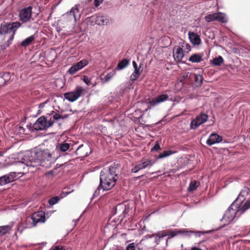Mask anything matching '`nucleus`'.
Listing matches in <instances>:
<instances>
[{"label": "nucleus", "instance_id": "1", "mask_svg": "<svg viewBox=\"0 0 250 250\" xmlns=\"http://www.w3.org/2000/svg\"><path fill=\"white\" fill-rule=\"evenodd\" d=\"M58 158L59 156H55L48 149H34L27 151L16 165L23 169L26 167L28 171L33 172L39 166L50 167Z\"/></svg>", "mask_w": 250, "mask_h": 250}, {"label": "nucleus", "instance_id": "2", "mask_svg": "<svg viewBox=\"0 0 250 250\" xmlns=\"http://www.w3.org/2000/svg\"><path fill=\"white\" fill-rule=\"evenodd\" d=\"M118 164H113L108 168H104L100 172V185L97 188L100 190H108L116 184L118 176L117 173Z\"/></svg>", "mask_w": 250, "mask_h": 250}, {"label": "nucleus", "instance_id": "3", "mask_svg": "<svg viewBox=\"0 0 250 250\" xmlns=\"http://www.w3.org/2000/svg\"><path fill=\"white\" fill-rule=\"evenodd\" d=\"M19 22L11 23H3L0 26V36L3 40L6 41L1 45L3 49H5L12 44L16 31L20 27Z\"/></svg>", "mask_w": 250, "mask_h": 250}, {"label": "nucleus", "instance_id": "4", "mask_svg": "<svg viewBox=\"0 0 250 250\" xmlns=\"http://www.w3.org/2000/svg\"><path fill=\"white\" fill-rule=\"evenodd\" d=\"M250 208V200L246 201L242 207H232L231 204L224 215L222 220L227 224L230 223L234 220L237 213L241 214Z\"/></svg>", "mask_w": 250, "mask_h": 250}, {"label": "nucleus", "instance_id": "5", "mask_svg": "<svg viewBox=\"0 0 250 250\" xmlns=\"http://www.w3.org/2000/svg\"><path fill=\"white\" fill-rule=\"evenodd\" d=\"M54 211H47L46 213L42 211H39L32 214L30 218L27 219L25 221V228H30L36 226L38 224L44 223L46 221L45 214L47 215Z\"/></svg>", "mask_w": 250, "mask_h": 250}, {"label": "nucleus", "instance_id": "6", "mask_svg": "<svg viewBox=\"0 0 250 250\" xmlns=\"http://www.w3.org/2000/svg\"><path fill=\"white\" fill-rule=\"evenodd\" d=\"M79 6V5H75L71 9L69 12L64 14L62 16V20L66 23L74 21V24H75L76 21L80 18Z\"/></svg>", "mask_w": 250, "mask_h": 250}, {"label": "nucleus", "instance_id": "7", "mask_svg": "<svg viewBox=\"0 0 250 250\" xmlns=\"http://www.w3.org/2000/svg\"><path fill=\"white\" fill-rule=\"evenodd\" d=\"M84 89L82 86L77 85L72 91L64 93V97L69 102L76 101L84 92Z\"/></svg>", "mask_w": 250, "mask_h": 250}, {"label": "nucleus", "instance_id": "8", "mask_svg": "<svg viewBox=\"0 0 250 250\" xmlns=\"http://www.w3.org/2000/svg\"><path fill=\"white\" fill-rule=\"evenodd\" d=\"M52 126V122H47V118L45 116L39 118L33 125V128L36 131L43 130Z\"/></svg>", "mask_w": 250, "mask_h": 250}, {"label": "nucleus", "instance_id": "9", "mask_svg": "<svg viewBox=\"0 0 250 250\" xmlns=\"http://www.w3.org/2000/svg\"><path fill=\"white\" fill-rule=\"evenodd\" d=\"M91 24L93 25L97 24L98 25H106L109 22V18L106 15H98L92 16L90 18Z\"/></svg>", "mask_w": 250, "mask_h": 250}, {"label": "nucleus", "instance_id": "10", "mask_svg": "<svg viewBox=\"0 0 250 250\" xmlns=\"http://www.w3.org/2000/svg\"><path fill=\"white\" fill-rule=\"evenodd\" d=\"M205 19L208 22L214 21H218L223 23H225L227 21L226 16L222 13H215L208 14L205 17Z\"/></svg>", "mask_w": 250, "mask_h": 250}, {"label": "nucleus", "instance_id": "11", "mask_svg": "<svg viewBox=\"0 0 250 250\" xmlns=\"http://www.w3.org/2000/svg\"><path fill=\"white\" fill-rule=\"evenodd\" d=\"M250 191V189L248 188H245L242 189L238 195L237 198L232 203V207H234L235 206L239 207L243 206L244 205H242V204L248 196Z\"/></svg>", "mask_w": 250, "mask_h": 250}, {"label": "nucleus", "instance_id": "12", "mask_svg": "<svg viewBox=\"0 0 250 250\" xmlns=\"http://www.w3.org/2000/svg\"><path fill=\"white\" fill-rule=\"evenodd\" d=\"M208 119V116L205 113H201L190 123V128L192 129H196L201 125L206 122Z\"/></svg>", "mask_w": 250, "mask_h": 250}, {"label": "nucleus", "instance_id": "13", "mask_svg": "<svg viewBox=\"0 0 250 250\" xmlns=\"http://www.w3.org/2000/svg\"><path fill=\"white\" fill-rule=\"evenodd\" d=\"M32 9L30 6L21 9L19 13L20 20L24 22L28 21L31 18Z\"/></svg>", "mask_w": 250, "mask_h": 250}, {"label": "nucleus", "instance_id": "14", "mask_svg": "<svg viewBox=\"0 0 250 250\" xmlns=\"http://www.w3.org/2000/svg\"><path fill=\"white\" fill-rule=\"evenodd\" d=\"M88 63V61L86 59H83L73 65L68 70V72L71 75L75 74L77 71L82 69Z\"/></svg>", "mask_w": 250, "mask_h": 250}, {"label": "nucleus", "instance_id": "15", "mask_svg": "<svg viewBox=\"0 0 250 250\" xmlns=\"http://www.w3.org/2000/svg\"><path fill=\"white\" fill-rule=\"evenodd\" d=\"M45 117L47 118L48 123L50 124L52 122V125L55 122H58L60 125L62 124V122H61L62 118L61 115L54 111H51V113L48 114V116Z\"/></svg>", "mask_w": 250, "mask_h": 250}, {"label": "nucleus", "instance_id": "16", "mask_svg": "<svg viewBox=\"0 0 250 250\" xmlns=\"http://www.w3.org/2000/svg\"><path fill=\"white\" fill-rule=\"evenodd\" d=\"M173 56L174 60L176 62H181L184 56L183 49L181 48L180 46H175L173 49Z\"/></svg>", "mask_w": 250, "mask_h": 250}, {"label": "nucleus", "instance_id": "17", "mask_svg": "<svg viewBox=\"0 0 250 250\" xmlns=\"http://www.w3.org/2000/svg\"><path fill=\"white\" fill-rule=\"evenodd\" d=\"M222 140V137L216 133H212L210 135L207 140L206 143L208 145L211 146L215 144L219 143Z\"/></svg>", "mask_w": 250, "mask_h": 250}, {"label": "nucleus", "instance_id": "18", "mask_svg": "<svg viewBox=\"0 0 250 250\" xmlns=\"http://www.w3.org/2000/svg\"><path fill=\"white\" fill-rule=\"evenodd\" d=\"M155 163V161L150 159L142 160L138 165V169L142 170L146 168H150Z\"/></svg>", "mask_w": 250, "mask_h": 250}, {"label": "nucleus", "instance_id": "19", "mask_svg": "<svg viewBox=\"0 0 250 250\" xmlns=\"http://www.w3.org/2000/svg\"><path fill=\"white\" fill-rule=\"evenodd\" d=\"M167 236H171V231H160L156 232L154 237L155 246L158 245L161 239Z\"/></svg>", "mask_w": 250, "mask_h": 250}, {"label": "nucleus", "instance_id": "20", "mask_svg": "<svg viewBox=\"0 0 250 250\" xmlns=\"http://www.w3.org/2000/svg\"><path fill=\"white\" fill-rule=\"evenodd\" d=\"M193 233L194 231L188 230L187 229H176L173 231H171V237H173L179 234H182L185 236L189 237L191 234H193Z\"/></svg>", "mask_w": 250, "mask_h": 250}, {"label": "nucleus", "instance_id": "21", "mask_svg": "<svg viewBox=\"0 0 250 250\" xmlns=\"http://www.w3.org/2000/svg\"><path fill=\"white\" fill-rule=\"evenodd\" d=\"M168 96L167 94H162L155 98L153 99L150 102V104L155 106L157 104L162 103L167 100Z\"/></svg>", "mask_w": 250, "mask_h": 250}, {"label": "nucleus", "instance_id": "22", "mask_svg": "<svg viewBox=\"0 0 250 250\" xmlns=\"http://www.w3.org/2000/svg\"><path fill=\"white\" fill-rule=\"evenodd\" d=\"M189 39L190 42L193 45H199L201 43V39L199 36L194 32L188 33Z\"/></svg>", "mask_w": 250, "mask_h": 250}, {"label": "nucleus", "instance_id": "23", "mask_svg": "<svg viewBox=\"0 0 250 250\" xmlns=\"http://www.w3.org/2000/svg\"><path fill=\"white\" fill-rule=\"evenodd\" d=\"M142 239L138 243L132 242L128 244L125 248V250H141L143 248L140 247V244L143 241Z\"/></svg>", "mask_w": 250, "mask_h": 250}, {"label": "nucleus", "instance_id": "24", "mask_svg": "<svg viewBox=\"0 0 250 250\" xmlns=\"http://www.w3.org/2000/svg\"><path fill=\"white\" fill-rule=\"evenodd\" d=\"M70 146V144L67 143H59L56 146V150L60 152H64L69 149Z\"/></svg>", "mask_w": 250, "mask_h": 250}, {"label": "nucleus", "instance_id": "25", "mask_svg": "<svg viewBox=\"0 0 250 250\" xmlns=\"http://www.w3.org/2000/svg\"><path fill=\"white\" fill-rule=\"evenodd\" d=\"M203 55L200 54H194L192 55L188 61L193 63H198L202 61Z\"/></svg>", "mask_w": 250, "mask_h": 250}, {"label": "nucleus", "instance_id": "26", "mask_svg": "<svg viewBox=\"0 0 250 250\" xmlns=\"http://www.w3.org/2000/svg\"><path fill=\"white\" fill-rule=\"evenodd\" d=\"M35 39V38L34 35L30 36L23 40L21 43V45L22 47H26L31 44Z\"/></svg>", "mask_w": 250, "mask_h": 250}, {"label": "nucleus", "instance_id": "27", "mask_svg": "<svg viewBox=\"0 0 250 250\" xmlns=\"http://www.w3.org/2000/svg\"><path fill=\"white\" fill-rule=\"evenodd\" d=\"M129 60L126 59H124L120 61L117 65L116 69L122 70L125 68L129 64Z\"/></svg>", "mask_w": 250, "mask_h": 250}, {"label": "nucleus", "instance_id": "28", "mask_svg": "<svg viewBox=\"0 0 250 250\" xmlns=\"http://www.w3.org/2000/svg\"><path fill=\"white\" fill-rule=\"evenodd\" d=\"M200 183L197 181L194 180L191 181L188 189V191L190 192L195 190L198 187Z\"/></svg>", "mask_w": 250, "mask_h": 250}, {"label": "nucleus", "instance_id": "29", "mask_svg": "<svg viewBox=\"0 0 250 250\" xmlns=\"http://www.w3.org/2000/svg\"><path fill=\"white\" fill-rule=\"evenodd\" d=\"M211 62L213 65L220 66L224 62V59L222 56H219L211 61Z\"/></svg>", "mask_w": 250, "mask_h": 250}, {"label": "nucleus", "instance_id": "30", "mask_svg": "<svg viewBox=\"0 0 250 250\" xmlns=\"http://www.w3.org/2000/svg\"><path fill=\"white\" fill-rule=\"evenodd\" d=\"M114 211H115L114 213V214L116 213H119L120 212H122V214H124L125 213V206L122 204L118 205L114 209Z\"/></svg>", "mask_w": 250, "mask_h": 250}, {"label": "nucleus", "instance_id": "31", "mask_svg": "<svg viewBox=\"0 0 250 250\" xmlns=\"http://www.w3.org/2000/svg\"><path fill=\"white\" fill-rule=\"evenodd\" d=\"M175 151L169 150L164 151L162 153L159 154L158 156V159H162L168 157L173 154H174Z\"/></svg>", "mask_w": 250, "mask_h": 250}, {"label": "nucleus", "instance_id": "32", "mask_svg": "<svg viewBox=\"0 0 250 250\" xmlns=\"http://www.w3.org/2000/svg\"><path fill=\"white\" fill-rule=\"evenodd\" d=\"M4 176L8 184L14 181L16 178L15 172H10L7 175H4Z\"/></svg>", "mask_w": 250, "mask_h": 250}, {"label": "nucleus", "instance_id": "33", "mask_svg": "<svg viewBox=\"0 0 250 250\" xmlns=\"http://www.w3.org/2000/svg\"><path fill=\"white\" fill-rule=\"evenodd\" d=\"M9 225L0 226V236L6 234L11 229Z\"/></svg>", "mask_w": 250, "mask_h": 250}, {"label": "nucleus", "instance_id": "34", "mask_svg": "<svg viewBox=\"0 0 250 250\" xmlns=\"http://www.w3.org/2000/svg\"><path fill=\"white\" fill-rule=\"evenodd\" d=\"M194 80L197 85H201L203 82V77L202 75L200 74L195 75Z\"/></svg>", "mask_w": 250, "mask_h": 250}, {"label": "nucleus", "instance_id": "35", "mask_svg": "<svg viewBox=\"0 0 250 250\" xmlns=\"http://www.w3.org/2000/svg\"><path fill=\"white\" fill-rule=\"evenodd\" d=\"M62 198V197H61V198ZM60 199H61V198L60 197L55 196L54 197L50 198L48 200V203L50 206H53V205H54L58 203Z\"/></svg>", "mask_w": 250, "mask_h": 250}, {"label": "nucleus", "instance_id": "36", "mask_svg": "<svg viewBox=\"0 0 250 250\" xmlns=\"http://www.w3.org/2000/svg\"><path fill=\"white\" fill-rule=\"evenodd\" d=\"M139 76L140 74L136 73V72H133L130 75V80L132 82H134L137 80V79L139 77Z\"/></svg>", "mask_w": 250, "mask_h": 250}, {"label": "nucleus", "instance_id": "37", "mask_svg": "<svg viewBox=\"0 0 250 250\" xmlns=\"http://www.w3.org/2000/svg\"><path fill=\"white\" fill-rule=\"evenodd\" d=\"M91 78L88 77L86 76H83V82L87 85H91Z\"/></svg>", "mask_w": 250, "mask_h": 250}, {"label": "nucleus", "instance_id": "38", "mask_svg": "<svg viewBox=\"0 0 250 250\" xmlns=\"http://www.w3.org/2000/svg\"><path fill=\"white\" fill-rule=\"evenodd\" d=\"M7 184L4 175L0 177V186H2Z\"/></svg>", "mask_w": 250, "mask_h": 250}, {"label": "nucleus", "instance_id": "39", "mask_svg": "<svg viewBox=\"0 0 250 250\" xmlns=\"http://www.w3.org/2000/svg\"><path fill=\"white\" fill-rule=\"evenodd\" d=\"M161 149V147L160 146L158 142H156L155 145L153 147V148L151 149V151L154 150V151H158L159 150Z\"/></svg>", "mask_w": 250, "mask_h": 250}, {"label": "nucleus", "instance_id": "40", "mask_svg": "<svg viewBox=\"0 0 250 250\" xmlns=\"http://www.w3.org/2000/svg\"><path fill=\"white\" fill-rule=\"evenodd\" d=\"M209 232H210L209 231H206V232H202V231H194L193 234L195 235V236L196 237H200L201 234H204V233H208Z\"/></svg>", "mask_w": 250, "mask_h": 250}, {"label": "nucleus", "instance_id": "41", "mask_svg": "<svg viewBox=\"0 0 250 250\" xmlns=\"http://www.w3.org/2000/svg\"><path fill=\"white\" fill-rule=\"evenodd\" d=\"M142 64H140L138 68H135L134 72H136V73H138L140 75L141 72L143 70V68L142 67Z\"/></svg>", "mask_w": 250, "mask_h": 250}, {"label": "nucleus", "instance_id": "42", "mask_svg": "<svg viewBox=\"0 0 250 250\" xmlns=\"http://www.w3.org/2000/svg\"><path fill=\"white\" fill-rule=\"evenodd\" d=\"M103 1V0H94V4L95 7H98Z\"/></svg>", "mask_w": 250, "mask_h": 250}, {"label": "nucleus", "instance_id": "43", "mask_svg": "<svg viewBox=\"0 0 250 250\" xmlns=\"http://www.w3.org/2000/svg\"><path fill=\"white\" fill-rule=\"evenodd\" d=\"M112 77V75H111V74H108L106 75L104 78V81L108 82L109 80H110L111 79Z\"/></svg>", "mask_w": 250, "mask_h": 250}, {"label": "nucleus", "instance_id": "44", "mask_svg": "<svg viewBox=\"0 0 250 250\" xmlns=\"http://www.w3.org/2000/svg\"><path fill=\"white\" fill-rule=\"evenodd\" d=\"M48 100H46L44 102L41 103L39 104V108H42L44 107L45 105L48 103Z\"/></svg>", "mask_w": 250, "mask_h": 250}, {"label": "nucleus", "instance_id": "45", "mask_svg": "<svg viewBox=\"0 0 250 250\" xmlns=\"http://www.w3.org/2000/svg\"><path fill=\"white\" fill-rule=\"evenodd\" d=\"M138 165H136L133 167L131 169V172L133 173H137L138 171L140 170V169H138Z\"/></svg>", "mask_w": 250, "mask_h": 250}, {"label": "nucleus", "instance_id": "46", "mask_svg": "<svg viewBox=\"0 0 250 250\" xmlns=\"http://www.w3.org/2000/svg\"><path fill=\"white\" fill-rule=\"evenodd\" d=\"M18 131L20 134H24L25 129L22 126L18 127Z\"/></svg>", "mask_w": 250, "mask_h": 250}, {"label": "nucleus", "instance_id": "47", "mask_svg": "<svg viewBox=\"0 0 250 250\" xmlns=\"http://www.w3.org/2000/svg\"><path fill=\"white\" fill-rule=\"evenodd\" d=\"M185 50H186L187 52H189L190 50V45L189 44H186Z\"/></svg>", "mask_w": 250, "mask_h": 250}, {"label": "nucleus", "instance_id": "48", "mask_svg": "<svg viewBox=\"0 0 250 250\" xmlns=\"http://www.w3.org/2000/svg\"><path fill=\"white\" fill-rule=\"evenodd\" d=\"M155 235H156V233H153V234H151V235H146L145 236V237L146 239H150V238H154Z\"/></svg>", "mask_w": 250, "mask_h": 250}, {"label": "nucleus", "instance_id": "49", "mask_svg": "<svg viewBox=\"0 0 250 250\" xmlns=\"http://www.w3.org/2000/svg\"><path fill=\"white\" fill-rule=\"evenodd\" d=\"M53 250H65L63 249L62 247H60V246H55Z\"/></svg>", "mask_w": 250, "mask_h": 250}, {"label": "nucleus", "instance_id": "50", "mask_svg": "<svg viewBox=\"0 0 250 250\" xmlns=\"http://www.w3.org/2000/svg\"><path fill=\"white\" fill-rule=\"evenodd\" d=\"M54 173V171L53 170H50L49 171H48L45 174L46 176H49V175H53Z\"/></svg>", "mask_w": 250, "mask_h": 250}, {"label": "nucleus", "instance_id": "51", "mask_svg": "<svg viewBox=\"0 0 250 250\" xmlns=\"http://www.w3.org/2000/svg\"><path fill=\"white\" fill-rule=\"evenodd\" d=\"M132 65H133V66L134 69H135V68H138V65H137V63H136L135 61H133V62H132Z\"/></svg>", "mask_w": 250, "mask_h": 250}, {"label": "nucleus", "instance_id": "52", "mask_svg": "<svg viewBox=\"0 0 250 250\" xmlns=\"http://www.w3.org/2000/svg\"><path fill=\"white\" fill-rule=\"evenodd\" d=\"M69 116L68 115H61V117H62L61 118V120H63V119H65V118H68Z\"/></svg>", "mask_w": 250, "mask_h": 250}, {"label": "nucleus", "instance_id": "53", "mask_svg": "<svg viewBox=\"0 0 250 250\" xmlns=\"http://www.w3.org/2000/svg\"><path fill=\"white\" fill-rule=\"evenodd\" d=\"M61 30L62 29L60 27H58L56 28V31H57V32L60 33L61 31Z\"/></svg>", "mask_w": 250, "mask_h": 250}, {"label": "nucleus", "instance_id": "54", "mask_svg": "<svg viewBox=\"0 0 250 250\" xmlns=\"http://www.w3.org/2000/svg\"><path fill=\"white\" fill-rule=\"evenodd\" d=\"M21 228V226H19V227H18L17 229H18V231H20V233H21V232H22V229H21V228Z\"/></svg>", "mask_w": 250, "mask_h": 250}, {"label": "nucleus", "instance_id": "55", "mask_svg": "<svg viewBox=\"0 0 250 250\" xmlns=\"http://www.w3.org/2000/svg\"><path fill=\"white\" fill-rule=\"evenodd\" d=\"M191 250H202L201 249L194 247V248H192V249Z\"/></svg>", "mask_w": 250, "mask_h": 250}, {"label": "nucleus", "instance_id": "56", "mask_svg": "<svg viewBox=\"0 0 250 250\" xmlns=\"http://www.w3.org/2000/svg\"><path fill=\"white\" fill-rule=\"evenodd\" d=\"M80 218H78L76 220H74L73 221L75 222V224L76 225L77 223H78L79 221Z\"/></svg>", "mask_w": 250, "mask_h": 250}, {"label": "nucleus", "instance_id": "57", "mask_svg": "<svg viewBox=\"0 0 250 250\" xmlns=\"http://www.w3.org/2000/svg\"><path fill=\"white\" fill-rule=\"evenodd\" d=\"M82 146H83V145H80V146L78 147V148H77V151L79 150V149H80Z\"/></svg>", "mask_w": 250, "mask_h": 250}, {"label": "nucleus", "instance_id": "58", "mask_svg": "<svg viewBox=\"0 0 250 250\" xmlns=\"http://www.w3.org/2000/svg\"><path fill=\"white\" fill-rule=\"evenodd\" d=\"M3 154H4V152H2V151H0V157L2 156H3Z\"/></svg>", "mask_w": 250, "mask_h": 250}, {"label": "nucleus", "instance_id": "59", "mask_svg": "<svg viewBox=\"0 0 250 250\" xmlns=\"http://www.w3.org/2000/svg\"><path fill=\"white\" fill-rule=\"evenodd\" d=\"M70 193V192H66L65 193V195H68L69 193Z\"/></svg>", "mask_w": 250, "mask_h": 250}, {"label": "nucleus", "instance_id": "60", "mask_svg": "<svg viewBox=\"0 0 250 250\" xmlns=\"http://www.w3.org/2000/svg\"><path fill=\"white\" fill-rule=\"evenodd\" d=\"M88 148V146H87L85 147V149H87Z\"/></svg>", "mask_w": 250, "mask_h": 250}, {"label": "nucleus", "instance_id": "61", "mask_svg": "<svg viewBox=\"0 0 250 250\" xmlns=\"http://www.w3.org/2000/svg\"><path fill=\"white\" fill-rule=\"evenodd\" d=\"M147 110H148V109L147 108V109H145V112H147Z\"/></svg>", "mask_w": 250, "mask_h": 250}, {"label": "nucleus", "instance_id": "62", "mask_svg": "<svg viewBox=\"0 0 250 250\" xmlns=\"http://www.w3.org/2000/svg\"><path fill=\"white\" fill-rule=\"evenodd\" d=\"M142 117H143V115H141V116L139 118V119L142 118Z\"/></svg>", "mask_w": 250, "mask_h": 250}, {"label": "nucleus", "instance_id": "63", "mask_svg": "<svg viewBox=\"0 0 250 250\" xmlns=\"http://www.w3.org/2000/svg\"><path fill=\"white\" fill-rule=\"evenodd\" d=\"M85 155H86V156H87V155H88V154H87V152L86 153Z\"/></svg>", "mask_w": 250, "mask_h": 250}]
</instances>
